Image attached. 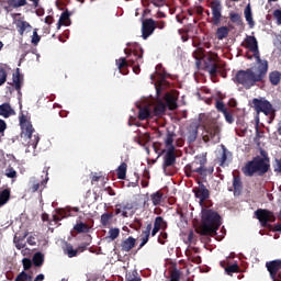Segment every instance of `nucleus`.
<instances>
[{
  "label": "nucleus",
  "mask_w": 281,
  "mask_h": 281,
  "mask_svg": "<svg viewBox=\"0 0 281 281\" xmlns=\"http://www.w3.org/2000/svg\"><path fill=\"white\" fill-rule=\"evenodd\" d=\"M153 205H161V201H164V192L157 191L150 195Z\"/></svg>",
  "instance_id": "nucleus-35"
},
{
  "label": "nucleus",
  "mask_w": 281,
  "mask_h": 281,
  "mask_svg": "<svg viewBox=\"0 0 281 281\" xmlns=\"http://www.w3.org/2000/svg\"><path fill=\"white\" fill-rule=\"evenodd\" d=\"M26 243L29 244V245H31L32 247H34V246H36V237H34V236H29L27 237V239H26Z\"/></svg>",
  "instance_id": "nucleus-62"
},
{
  "label": "nucleus",
  "mask_w": 281,
  "mask_h": 281,
  "mask_svg": "<svg viewBox=\"0 0 281 281\" xmlns=\"http://www.w3.org/2000/svg\"><path fill=\"white\" fill-rule=\"evenodd\" d=\"M273 16L277 20L278 25H281V10L277 9L273 11Z\"/></svg>",
  "instance_id": "nucleus-60"
},
{
  "label": "nucleus",
  "mask_w": 281,
  "mask_h": 281,
  "mask_svg": "<svg viewBox=\"0 0 281 281\" xmlns=\"http://www.w3.org/2000/svg\"><path fill=\"white\" fill-rule=\"evenodd\" d=\"M201 119V125L204 130V135L202 136L203 142L205 144L207 142L218 144L221 142V125L215 119L205 115Z\"/></svg>",
  "instance_id": "nucleus-5"
},
{
  "label": "nucleus",
  "mask_w": 281,
  "mask_h": 281,
  "mask_svg": "<svg viewBox=\"0 0 281 281\" xmlns=\"http://www.w3.org/2000/svg\"><path fill=\"white\" fill-rule=\"evenodd\" d=\"M5 177H8V179H16V170H14L13 167H9L5 169Z\"/></svg>",
  "instance_id": "nucleus-49"
},
{
  "label": "nucleus",
  "mask_w": 281,
  "mask_h": 281,
  "mask_svg": "<svg viewBox=\"0 0 281 281\" xmlns=\"http://www.w3.org/2000/svg\"><path fill=\"white\" fill-rule=\"evenodd\" d=\"M255 218L259 221L260 226L263 227V229H269V232H281V224H274L276 223V214L267 209H257L255 211ZM279 221H281V211L278 216Z\"/></svg>",
  "instance_id": "nucleus-7"
},
{
  "label": "nucleus",
  "mask_w": 281,
  "mask_h": 281,
  "mask_svg": "<svg viewBox=\"0 0 281 281\" xmlns=\"http://www.w3.org/2000/svg\"><path fill=\"white\" fill-rule=\"evenodd\" d=\"M125 281H142V278H139V274H137V271H133V272L126 273Z\"/></svg>",
  "instance_id": "nucleus-43"
},
{
  "label": "nucleus",
  "mask_w": 281,
  "mask_h": 281,
  "mask_svg": "<svg viewBox=\"0 0 281 281\" xmlns=\"http://www.w3.org/2000/svg\"><path fill=\"white\" fill-rule=\"evenodd\" d=\"M135 245H137V239H135L133 236H130L121 241V251H123V254H128V251L134 249Z\"/></svg>",
  "instance_id": "nucleus-19"
},
{
  "label": "nucleus",
  "mask_w": 281,
  "mask_h": 281,
  "mask_svg": "<svg viewBox=\"0 0 281 281\" xmlns=\"http://www.w3.org/2000/svg\"><path fill=\"white\" fill-rule=\"evenodd\" d=\"M75 232H77V234H89L91 227H89V224H86L83 222H78L75 226H74Z\"/></svg>",
  "instance_id": "nucleus-29"
},
{
  "label": "nucleus",
  "mask_w": 281,
  "mask_h": 281,
  "mask_svg": "<svg viewBox=\"0 0 281 281\" xmlns=\"http://www.w3.org/2000/svg\"><path fill=\"white\" fill-rule=\"evenodd\" d=\"M145 1H150V3L155 8H164L166 5V0H145Z\"/></svg>",
  "instance_id": "nucleus-53"
},
{
  "label": "nucleus",
  "mask_w": 281,
  "mask_h": 281,
  "mask_svg": "<svg viewBox=\"0 0 281 281\" xmlns=\"http://www.w3.org/2000/svg\"><path fill=\"white\" fill-rule=\"evenodd\" d=\"M149 238H150V235H145L144 233H142L140 235L142 243L138 247V250L142 249V247H144L148 243Z\"/></svg>",
  "instance_id": "nucleus-56"
},
{
  "label": "nucleus",
  "mask_w": 281,
  "mask_h": 281,
  "mask_svg": "<svg viewBox=\"0 0 281 281\" xmlns=\"http://www.w3.org/2000/svg\"><path fill=\"white\" fill-rule=\"evenodd\" d=\"M254 54V58H256V64H265V63H269L267 59H262L260 58V50L255 49V50H250Z\"/></svg>",
  "instance_id": "nucleus-44"
},
{
  "label": "nucleus",
  "mask_w": 281,
  "mask_h": 281,
  "mask_svg": "<svg viewBox=\"0 0 281 281\" xmlns=\"http://www.w3.org/2000/svg\"><path fill=\"white\" fill-rule=\"evenodd\" d=\"M223 115L228 124H234V114H232V111L226 110L223 112Z\"/></svg>",
  "instance_id": "nucleus-51"
},
{
  "label": "nucleus",
  "mask_w": 281,
  "mask_h": 281,
  "mask_svg": "<svg viewBox=\"0 0 281 281\" xmlns=\"http://www.w3.org/2000/svg\"><path fill=\"white\" fill-rule=\"evenodd\" d=\"M8 5L10 8H23V5H27V0H8Z\"/></svg>",
  "instance_id": "nucleus-41"
},
{
  "label": "nucleus",
  "mask_w": 281,
  "mask_h": 281,
  "mask_svg": "<svg viewBox=\"0 0 281 281\" xmlns=\"http://www.w3.org/2000/svg\"><path fill=\"white\" fill-rule=\"evenodd\" d=\"M207 164L206 157H199L196 160L192 161L191 164L184 167V175L187 177H192L194 172L200 175V177H207V175L214 173V167H205Z\"/></svg>",
  "instance_id": "nucleus-8"
},
{
  "label": "nucleus",
  "mask_w": 281,
  "mask_h": 281,
  "mask_svg": "<svg viewBox=\"0 0 281 281\" xmlns=\"http://www.w3.org/2000/svg\"><path fill=\"white\" fill-rule=\"evenodd\" d=\"M43 262H45V255L43 252H35L33 256L34 267H43Z\"/></svg>",
  "instance_id": "nucleus-37"
},
{
  "label": "nucleus",
  "mask_w": 281,
  "mask_h": 281,
  "mask_svg": "<svg viewBox=\"0 0 281 281\" xmlns=\"http://www.w3.org/2000/svg\"><path fill=\"white\" fill-rule=\"evenodd\" d=\"M233 188L235 194H240V192L243 191V180H240V176H234Z\"/></svg>",
  "instance_id": "nucleus-32"
},
{
  "label": "nucleus",
  "mask_w": 281,
  "mask_h": 281,
  "mask_svg": "<svg viewBox=\"0 0 281 281\" xmlns=\"http://www.w3.org/2000/svg\"><path fill=\"white\" fill-rule=\"evenodd\" d=\"M227 36H229V27L221 26L216 30V38L218 41H223L224 38H227Z\"/></svg>",
  "instance_id": "nucleus-34"
},
{
  "label": "nucleus",
  "mask_w": 281,
  "mask_h": 281,
  "mask_svg": "<svg viewBox=\"0 0 281 281\" xmlns=\"http://www.w3.org/2000/svg\"><path fill=\"white\" fill-rule=\"evenodd\" d=\"M156 29H157V25L155 24V20L147 19V20L143 21L142 36H143L144 41H146V38H148L150 35H153V32H155Z\"/></svg>",
  "instance_id": "nucleus-15"
},
{
  "label": "nucleus",
  "mask_w": 281,
  "mask_h": 281,
  "mask_svg": "<svg viewBox=\"0 0 281 281\" xmlns=\"http://www.w3.org/2000/svg\"><path fill=\"white\" fill-rule=\"evenodd\" d=\"M175 137H177V134H175L173 132L167 131V135L165 138V145L166 148H175Z\"/></svg>",
  "instance_id": "nucleus-31"
},
{
  "label": "nucleus",
  "mask_w": 281,
  "mask_h": 281,
  "mask_svg": "<svg viewBox=\"0 0 281 281\" xmlns=\"http://www.w3.org/2000/svg\"><path fill=\"white\" fill-rule=\"evenodd\" d=\"M41 186H43V182L34 181L33 184L31 186V191L38 192V190H41Z\"/></svg>",
  "instance_id": "nucleus-61"
},
{
  "label": "nucleus",
  "mask_w": 281,
  "mask_h": 281,
  "mask_svg": "<svg viewBox=\"0 0 281 281\" xmlns=\"http://www.w3.org/2000/svg\"><path fill=\"white\" fill-rule=\"evenodd\" d=\"M12 113H14V110H12L10 103H3L0 105V115H2V117H10Z\"/></svg>",
  "instance_id": "nucleus-30"
},
{
  "label": "nucleus",
  "mask_w": 281,
  "mask_h": 281,
  "mask_svg": "<svg viewBox=\"0 0 281 281\" xmlns=\"http://www.w3.org/2000/svg\"><path fill=\"white\" fill-rule=\"evenodd\" d=\"M225 272L227 276H233V273H240V266L238 263H233L225 268Z\"/></svg>",
  "instance_id": "nucleus-40"
},
{
  "label": "nucleus",
  "mask_w": 281,
  "mask_h": 281,
  "mask_svg": "<svg viewBox=\"0 0 281 281\" xmlns=\"http://www.w3.org/2000/svg\"><path fill=\"white\" fill-rule=\"evenodd\" d=\"M124 54L126 57L116 60L119 69H124L128 65H144V48L139 44H134L130 49L125 48Z\"/></svg>",
  "instance_id": "nucleus-4"
},
{
  "label": "nucleus",
  "mask_w": 281,
  "mask_h": 281,
  "mask_svg": "<svg viewBox=\"0 0 281 281\" xmlns=\"http://www.w3.org/2000/svg\"><path fill=\"white\" fill-rule=\"evenodd\" d=\"M165 102H166L165 104H166L167 109H169V111L177 110V108H178L177 98L175 95H172L171 93H166Z\"/></svg>",
  "instance_id": "nucleus-23"
},
{
  "label": "nucleus",
  "mask_w": 281,
  "mask_h": 281,
  "mask_svg": "<svg viewBox=\"0 0 281 281\" xmlns=\"http://www.w3.org/2000/svg\"><path fill=\"white\" fill-rule=\"evenodd\" d=\"M64 254H66L68 258H76V256H78V250L74 249L71 244H67L66 248L64 249Z\"/></svg>",
  "instance_id": "nucleus-39"
},
{
  "label": "nucleus",
  "mask_w": 281,
  "mask_h": 281,
  "mask_svg": "<svg viewBox=\"0 0 281 281\" xmlns=\"http://www.w3.org/2000/svg\"><path fill=\"white\" fill-rule=\"evenodd\" d=\"M128 168V165L126 162H122L119 168L116 169L117 179H126V170Z\"/></svg>",
  "instance_id": "nucleus-38"
},
{
  "label": "nucleus",
  "mask_w": 281,
  "mask_h": 281,
  "mask_svg": "<svg viewBox=\"0 0 281 281\" xmlns=\"http://www.w3.org/2000/svg\"><path fill=\"white\" fill-rule=\"evenodd\" d=\"M166 102L161 100H157L154 105V111L151 112L154 116L159 117L161 115H166Z\"/></svg>",
  "instance_id": "nucleus-22"
},
{
  "label": "nucleus",
  "mask_w": 281,
  "mask_h": 281,
  "mask_svg": "<svg viewBox=\"0 0 281 281\" xmlns=\"http://www.w3.org/2000/svg\"><path fill=\"white\" fill-rule=\"evenodd\" d=\"M112 220L113 213H103L101 215V225H103V227H106V225H109V223H111Z\"/></svg>",
  "instance_id": "nucleus-42"
},
{
  "label": "nucleus",
  "mask_w": 281,
  "mask_h": 281,
  "mask_svg": "<svg viewBox=\"0 0 281 281\" xmlns=\"http://www.w3.org/2000/svg\"><path fill=\"white\" fill-rule=\"evenodd\" d=\"M209 8H211L213 25H221L223 19V3L221 0H212Z\"/></svg>",
  "instance_id": "nucleus-10"
},
{
  "label": "nucleus",
  "mask_w": 281,
  "mask_h": 281,
  "mask_svg": "<svg viewBox=\"0 0 281 281\" xmlns=\"http://www.w3.org/2000/svg\"><path fill=\"white\" fill-rule=\"evenodd\" d=\"M244 15H245V19H246L250 30L254 29L256 25V22L254 21V15L251 13V4L250 3H248L246 5V8L244 10Z\"/></svg>",
  "instance_id": "nucleus-25"
},
{
  "label": "nucleus",
  "mask_w": 281,
  "mask_h": 281,
  "mask_svg": "<svg viewBox=\"0 0 281 281\" xmlns=\"http://www.w3.org/2000/svg\"><path fill=\"white\" fill-rule=\"evenodd\" d=\"M15 27H16L20 36H23L25 34V32L26 33L32 32V24L29 23L27 21H23L21 19L15 21Z\"/></svg>",
  "instance_id": "nucleus-20"
},
{
  "label": "nucleus",
  "mask_w": 281,
  "mask_h": 281,
  "mask_svg": "<svg viewBox=\"0 0 281 281\" xmlns=\"http://www.w3.org/2000/svg\"><path fill=\"white\" fill-rule=\"evenodd\" d=\"M181 280V271L173 269L170 274V281H180Z\"/></svg>",
  "instance_id": "nucleus-48"
},
{
  "label": "nucleus",
  "mask_w": 281,
  "mask_h": 281,
  "mask_svg": "<svg viewBox=\"0 0 281 281\" xmlns=\"http://www.w3.org/2000/svg\"><path fill=\"white\" fill-rule=\"evenodd\" d=\"M245 43L249 52L256 50L258 47V40L256 38V36L247 35L245 38Z\"/></svg>",
  "instance_id": "nucleus-27"
},
{
  "label": "nucleus",
  "mask_w": 281,
  "mask_h": 281,
  "mask_svg": "<svg viewBox=\"0 0 281 281\" xmlns=\"http://www.w3.org/2000/svg\"><path fill=\"white\" fill-rule=\"evenodd\" d=\"M149 117H154L153 112L150 111V108H148V105L144 106V108H139L138 111V120H149Z\"/></svg>",
  "instance_id": "nucleus-28"
},
{
  "label": "nucleus",
  "mask_w": 281,
  "mask_h": 281,
  "mask_svg": "<svg viewBox=\"0 0 281 281\" xmlns=\"http://www.w3.org/2000/svg\"><path fill=\"white\" fill-rule=\"evenodd\" d=\"M206 65L205 69L209 71L210 76H216L217 74H221V76L225 77V65L217 64L214 57H207L206 58Z\"/></svg>",
  "instance_id": "nucleus-12"
},
{
  "label": "nucleus",
  "mask_w": 281,
  "mask_h": 281,
  "mask_svg": "<svg viewBox=\"0 0 281 281\" xmlns=\"http://www.w3.org/2000/svg\"><path fill=\"white\" fill-rule=\"evenodd\" d=\"M268 78H269V82H270V85H272V87H278V85H280V82H281V72L278 70H273V71L269 72Z\"/></svg>",
  "instance_id": "nucleus-26"
},
{
  "label": "nucleus",
  "mask_w": 281,
  "mask_h": 281,
  "mask_svg": "<svg viewBox=\"0 0 281 281\" xmlns=\"http://www.w3.org/2000/svg\"><path fill=\"white\" fill-rule=\"evenodd\" d=\"M215 109H217L220 113H225V111H227V108L225 106V103H223V101H216Z\"/></svg>",
  "instance_id": "nucleus-54"
},
{
  "label": "nucleus",
  "mask_w": 281,
  "mask_h": 281,
  "mask_svg": "<svg viewBox=\"0 0 281 281\" xmlns=\"http://www.w3.org/2000/svg\"><path fill=\"white\" fill-rule=\"evenodd\" d=\"M176 148L171 147L166 150V154L164 156V162H162V168L166 170V168H170V166H175L177 164V154H176Z\"/></svg>",
  "instance_id": "nucleus-14"
},
{
  "label": "nucleus",
  "mask_w": 281,
  "mask_h": 281,
  "mask_svg": "<svg viewBox=\"0 0 281 281\" xmlns=\"http://www.w3.org/2000/svg\"><path fill=\"white\" fill-rule=\"evenodd\" d=\"M196 137H199V124H191L187 134L189 144H194L196 142Z\"/></svg>",
  "instance_id": "nucleus-21"
},
{
  "label": "nucleus",
  "mask_w": 281,
  "mask_h": 281,
  "mask_svg": "<svg viewBox=\"0 0 281 281\" xmlns=\"http://www.w3.org/2000/svg\"><path fill=\"white\" fill-rule=\"evenodd\" d=\"M273 170L277 175H281V158H276L273 162Z\"/></svg>",
  "instance_id": "nucleus-50"
},
{
  "label": "nucleus",
  "mask_w": 281,
  "mask_h": 281,
  "mask_svg": "<svg viewBox=\"0 0 281 281\" xmlns=\"http://www.w3.org/2000/svg\"><path fill=\"white\" fill-rule=\"evenodd\" d=\"M71 13L69 11H64L59 18V21L57 23V29L60 30L61 25L69 26L71 25Z\"/></svg>",
  "instance_id": "nucleus-24"
},
{
  "label": "nucleus",
  "mask_w": 281,
  "mask_h": 281,
  "mask_svg": "<svg viewBox=\"0 0 281 281\" xmlns=\"http://www.w3.org/2000/svg\"><path fill=\"white\" fill-rule=\"evenodd\" d=\"M8 81V71H5L3 68H0V87H3L5 82Z\"/></svg>",
  "instance_id": "nucleus-47"
},
{
  "label": "nucleus",
  "mask_w": 281,
  "mask_h": 281,
  "mask_svg": "<svg viewBox=\"0 0 281 281\" xmlns=\"http://www.w3.org/2000/svg\"><path fill=\"white\" fill-rule=\"evenodd\" d=\"M5 128H8V124L0 119V133H5Z\"/></svg>",
  "instance_id": "nucleus-64"
},
{
  "label": "nucleus",
  "mask_w": 281,
  "mask_h": 281,
  "mask_svg": "<svg viewBox=\"0 0 281 281\" xmlns=\"http://www.w3.org/2000/svg\"><path fill=\"white\" fill-rule=\"evenodd\" d=\"M227 164V149H223L222 156L220 158V166H225Z\"/></svg>",
  "instance_id": "nucleus-57"
},
{
  "label": "nucleus",
  "mask_w": 281,
  "mask_h": 281,
  "mask_svg": "<svg viewBox=\"0 0 281 281\" xmlns=\"http://www.w3.org/2000/svg\"><path fill=\"white\" fill-rule=\"evenodd\" d=\"M20 124L24 131L25 137H27V139H31L29 144L33 146V148H36V146L38 145V142H41V137H38V135H34L35 130H34V126H32V123L27 122V119L25 117V115H22L20 117ZM32 137H34V139H32Z\"/></svg>",
  "instance_id": "nucleus-9"
},
{
  "label": "nucleus",
  "mask_w": 281,
  "mask_h": 281,
  "mask_svg": "<svg viewBox=\"0 0 281 281\" xmlns=\"http://www.w3.org/2000/svg\"><path fill=\"white\" fill-rule=\"evenodd\" d=\"M268 72L269 63L255 64L246 70L237 71L235 82H237V85H243L244 89H251V87H256L258 82H263Z\"/></svg>",
  "instance_id": "nucleus-1"
},
{
  "label": "nucleus",
  "mask_w": 281,
  "mask_h": 281,
  "mask_svg": "<svg viewBox=\"0 0 281 281\" xmlns=\"http://www.w3.org/2000/svg\"><path fill=\"white\" fill-rule=\"evenodd\" d=\"M24 271H30L32 269V260L30 258H24L22 260Z\"/></svg>",
  "instance_id": "nucleus-52"
},
{
  "label": "nucleus",
  "mask_w": 281,
  "mask_h": 281,
  "mask_svg": "<svg viewBox=\"0 0 281 281\" xmlns=\"http://www.w3.org/2000/svg\"><path fill=\"white\" fill-rule=\"evenodd\" d=\"M156 69L158 71V76L160 78L158 83H156V93H157V95H159V93H161V89H162L164 85H166V78H167L168 74L166 72V70L161 71V69H164V66L161 64H158L156 66Z\"/></svg>",
  "instance_id": "nucleus-16"
},
{
  "label": "nucleus",
  "mask_w": 281,
  "mask_h": 281,
  "mask_svg": "<svg viewBox=\"0 0 281 281\" xmlns=\"http://www.w3.org/2000/svg\"><path fill=\"white\" fill-rule=\"evenodd\" d=\"M231 21L232 23H241L240 14L238 13H231Z\"/></svg>",
  "instance_id": "nucleus-58"
},
{
  "label": "nucleus",
  "mask_w": 281,
  "mask_h": 281,
  "mask_svg": "<svg viewBox=\"0 0 281 281\" xmlns=\"http://www.w3.org/2000/svg\"><path fill=\"white\" fill-rule=\"evenodd\" d=\"M269 170H271V158L265 149H260V156H255L241 168L245 177H265Z\"/></svg>",
  "instance_id": "nucleus-2"
},
{
  "label": "nucleus",
  "mask_w": 281,
  "mask_h": 281,
  "mask_svg": "<svg viewBox=\"0 0 281 281\" xmlns=\"http://www.w3.org/2000/svg\"><path fill=\"white\" fill-rule=\"evenodd\" d=\"M192 192L195 199H199V203L202 206L210 199V190L201 181H198V187L193 188Z\"/></svg>",
  "instance_id": "nucleus-13"
},
{
  "label": "nucleus",
  "mask_w": 281,
  "mask_h": 281,
  "mask_svg": "<svg viewBox=\"0 0 281 281\" xmlns=\"http://www.w3.org/2000/svg\"><path fill=\"white\" fill-rule=\"evenodd\" d=\"M12 80L15 91H18V93L21 95V88L23 87L24 82V77L21 74V69L16 68L15 72L12 76Z\"/></svg>",
  "instance_id": "nucleus-18"
},
{
  "label": "nucleus",
  "mask_w": 281,
  "mask_h": 281,
  "mask_svg": "<svg viewBox=\"0 0 281 281\" xmlns=\"http://www.w3.org/2000/svg\"><path fill=\"white\" fill-rule=\"evenodd\" d=\"M11 191L10 189H3L0 191V206L5 205L10 201Z\"/></svg>",
  "instance_id": "nucleus-36"
},
{
  "label": "nucleus",
  "mask_w": 281,
  "mask_h": 281,
  "mask_svg": "<svg viewBox=\"0 0 281 281\" xmlns=\"http://www.w3.org/2000/svg\"><path fill=\"white\" fill-rule=\"evenodd\" d=\"M150 232H153V224L151 223L147 224L145 231H143L142 234L150 236Z\"/></svg>",
  "instance_id": "nucleus-63"
},
{
  "label": "nucleus",
  "mask_w": 281,
  "mask_h": 281,
  "mask_svg": "<svg viewBox=\"0 0 281 281\" xmlns=\"http://www.w3.org/2000/svg\"><path fill=\"white\" fill-rule=\"evenodd\" d=\"M106 240H110V243H113V240H117L120 238V228L112 227L108 232V236L105 237Z\"/></svg>",
  "instance_id": "nucleus-33"
},
{
  "label": "nucleus",
  "mask_w": 281,
  "mask_h": 281,
  "mask_svg": "<svg viewBox=\"0 0 281 281\" xmlns=\"http://www.w3.org/2000/svg\"><path fill=\"white\" fill-rule=\"evenodd\" d=\"M14 281H32V276L27 274V272L22 271Z\"/></svg>",
  "instance_id": "nucleus-45"
},
{
  "label": "nucleus",
  "mask_w": 281,
  "mask_h": 281,
  "mask_svg": "<svg viewBox=\"0 0 281 281\" xmlns=\"http://www.w3.org/2000/svg\"><path fill=\"white\" fill-rule=\"evenodd\" d=\"M31 43L35 46L41 43V35H38V29H34Z\"/></svg>",
  "instance_id": "nucleus-46"
},
{
  "label": "nucleus",
  "mask_w": 281,
  "mask_h": 281,
  "mask_svg": "<svg viewBox=\"0 0 281 281\" xmlns=\"http://www.w3.org/2000/svg\"><path fill=\"white\" fill-rule=\"evenodd\" d=\"M251 106L254 108V111H256V134H260V113H265L267 116H270V122H273L276 120V110L273 109V104L269 102L266 99H258L255 98L251 101Z\"/></svg>",
  "instance_id": "nucleus-6"
},
{
  "label": "nucleus",
  "mask_w": 281,
  "mask_h": 281,
  "mask_svg": "<svg viewBox=\"0 0 281 281\" xmlns=\"http://www.w3.org/2000/svg\"><path fill=\"white\" fill-rule=\"evenodd\" d=\"M167 239H168V233L162 232V233H160V237H158V243L160 245H166Z\"/></svg>",
  "instance_id": "nucleus-59"
},
{
  "label": "nucleus",
  "mask_w": 281,
  "mask_h": 281,
  "mask_svg": "<svg viewBox=\"0 0 281 281\" xmlns=\"http://www.w3.org/2000/svg\"><path fill=\"white\" fill-rule=\"evenodd\" d=\"M266 269L273 281H281V259L266 262Z\"/></svg>",
  "instance_id": "nucleus-11"
},
{
  "label": "nucleus",
  "mask_w": 281,
  "mask_h": 281,
  "mask_svg": "<svg viewBox=\"0 0 281 281\" xmlns=\"http://www.w3.org/2000/svg\"><path fill=\"white\" fill-rule=\"evenodd\" d=\"M201 224L195 227V233L200 236H216L221 228V214L212 209H203L201 212Z\"/></svg>",
  "instance_id": "nucleus-3"
},
{
  "label": "nucleus",
  "mask_w": 281,
  "mask_h": 281,
  "mask_svg": "<svg viewBox=\"0 0 281 281\" xmlns=\"http://www.w3.org/2000/svg\"><path fill=\"white\" fill-rule=\"evenodd\" d=\"M135 181L128 182L127 188H137L139 186V173L134 172Z\"/></svg>",
  "instance_id": "nucleus-55"
},
{
  "label": "nucleus",
  "mask_w": 281,
  "mask_h": 281,
  "mask_svg": "<svg viewBox=\"0 0 281 281\" xmlns=\"http://www.w3.org/2000/svg\"><path fill=\"white\" fill-rule=\"evenodd\" d=\"M166 232L168 229V222L164 220L161 216H157L154 222V228L151 231V236H157L159 231Z\"/></svg>",
  "instance_id": "nucleus-17"
}]
</instances>
